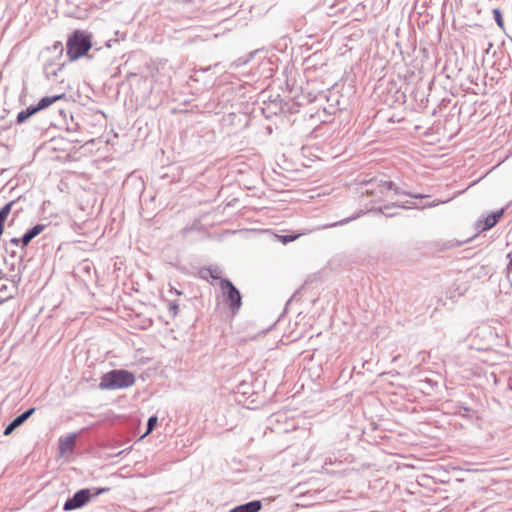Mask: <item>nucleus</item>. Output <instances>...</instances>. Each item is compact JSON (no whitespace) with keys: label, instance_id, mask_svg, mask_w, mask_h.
<instances>
[{"label":"nucleus","instance_id":"obj_1","mask_svg":"<svg viewBox=\"0 0 512 512\" xmlns=\"http://www.w3.org/2000/svg\"><path fill=\"white\" fill-rule=\"evenodd\" d=\"M92 35L85 31L76 29L67 39L66 50L70 62L76 61L84 56L92 58L88 52L93 48Z\"/></svg>","mask_w":512,"mask_h":512},{"label":"nucleus","instance_id":"obj_2","mask_svg":"<svg viewBox=\"0 0 512 512\" xmlns=\"http://www.w3.org/2000/svg\"><path fill=\"white\" fill-rule=\"evenodd\" d=\"M135 374L126 369H112L104 373L99 382L100 390H120L134 385Z\"/></svg>","mask_w":512,"mask_h":512},{"label":"nucleus","instance_id":"obj_3","mask_svg":"<svg viewBox=\"0 0 512 512\" xmlns=\"http://www.w3.org/2000/svg\"><path fill=\"white\" fill-rule=\"evenodd\" d=\"M110 491L109 487H100V488H82L74 493L72 497H69L64 505L63 511H73L76 509H80L88 504L92 499L100 496L101 494L107 493Z\"/></svg>","mask_w":512,"mask_h":512},{"label":"nucleus","instance_id":"obj_4","mask_svg":"<svg viewBox=\"0 0 512 512\" xmlns=\"http://www.w3.org/2000/svg\"><path fill=\"white\" fill-rule=\"evenodd\" d=\"M220 288L224 303L233 315L237 314L242 306L241 292L229 279H221Z\"/></svg>","mask_w":512,"mask_h":512},{"label":"nucleus","instance_id":"obj_5","mask_svg":"<svg viewBox=\"0 0 512 512\" xmlns=\"http://www.w3.org/2000/svg\"><path fill=\"white\" fill-rule=\"evenodd\" d=\"M364 185L363 193L367 195H378L383 194L385 191L393 190L397 195H403L404 192L395 185L393 181L384 180L382 178H371L368 181H363Z\"/></svg>","mask_w":512,"mask_h":512},{"label":"nucleus","instance_id":"obj_6","mask_svg":"<svg viewBox=\"0 0 512 512\" xmlns=\"http://www.w3.org/2000/svg\"><path fill=\"white\" fill-rule=\"evenodd\" d=\"M505 208L491 212L484 219H478L475 223V229L479 232L487 231L493 228L504 215Z\"/></svg>","mask_w":512,"mask_h":512},{"label":"nucleus","instance_id":"obj_7","mask_svg":"<svg viewBox=\"0 0 512 512\" xmlns=\"http://www.w3.org/2000/svg\"><path fill=\"white\" fill-rule=\"evenodd\" d=\"M36 408L35 407H31L29 409H27L26 411H24L23 413L19 414L18 416H16L5 428L4 430V435L5 436H8L10 435L16 428L20 427L26 420L29 419V417H31L34 412H35Z\"/></svg>","mask_w":512,"mask_h":512},{"label":"nucleus","instance_id":"obj_8","mask_svg":"<svg viewBox=\"0 0 512 512\" xmlns=\"http://www.w3.org/2000/svg\"><path fill=\"white\" fill-rule=\"evenodd\" d=\"M221 274L222 270L218 266L213 265L202 267L198 272V275L201 279L209 281L211 278L213 280H219V283L221 282V279H224L221 277Z\"/></svg>","mask_w":512,"mask_h":512},{"label":"nucleus","instance_id":"obj_9","mask_svg":"<svg viewBox=\"0 0 512 512\" xmlns=\"http://www.w3.org/2000/svg\"><path fill=\"white\" fill-rule=\"evenodd\" d=\"M64 66L65 63H56L55 59L46 61L43 66L46 78L49 80L55 78Z\"/></svg>","mask_w":512,"mask_h":512},{"label":"nucleus","instance_id":"obj_10","mask_svg":"<svg viewBox=\"0 0 512 512\" xmlns=\"http://www.w3.org/2000/svg\"><path fill=\"white\" fill-rule=\"evenodd\" d=\"M47 225L46 224H41V223H38L36 225H34L33 227L29 228L23 235H22V240H23V247H27L29 245V243L35 238L37 237L39 234H41L45 229H46Z\"/></svg>","mask_w":512,"mask_h":512},{"label":"nucleus","instance_id":"obj_11","mask_svg":"<svg viewBox=\"0 0 512 512\" xmlns=\"http://www.w3.org/2000/svg\"><path fill=\"white\" fill-rule=\"evenodd\" d=\"M77 436V433H71L67 437L59 439V450L62 454L73 452Z\"/></svg>","mask_w":512,"mask_h":512},{"label":"nucleus","instance_id":"obj_12","mask_svg":"<svg viewBox=\"0 0 512 512\" xmlns=\"http://www.w3.org/2000/svg\"><path fill=\"white\" fill-rule=\"evenodd\" d=\"M261 508L262 502L260 500H252L232 508L230 512H259Z\"/></svg>","mask_w":512,"mask_h":512},{"label":"nucleus","instance_id":"obj_13","mask_svg":"<svg viewBox=\"0 0 512 512\" xmlns=\"http://www.w3.org/2000/svg\"><path fill=\"white\" fill-rule=\"evenodd\" d=\"M17 291V286L15 283L8 285L4 283H0V303H3L9 299H11Z\"/></svg>","mask_w":512,"mask_h":512},{"label":"nucleus","instance_id":"obj_14","mask_svg":"<svg viewBox=\"0 0 512 512\" xmlns=\"http://www.w3.org/2000/svg\"><path fill=\"white\" fill-rule=\"evenodd\" d=\"M65 98H66L65 93L57 94V95H53V96H45V97H42L36 105H37L38 109L40 111H42V110L50 107L52 104H54L58 100L65 99Z\"/></svg>","mask_w":512,"mask_h":512},{"label":"nucleus","instance_id":"obj_15","mask_svg":"<svg viewBox=\"0 0 512 512\" xmlns=\"http://www.w3.org/2000/svg\"><path fill=\"white\" fill-rule=\"evenodd\" d=\"M350 14L354 20L361 21L366 18V6L363 3H359L355 6Z\"/></svg>","mask_w":512,"mask_h":512},{"label":"nucleus","instance_id":"obj_16","mask_svg":"<svg viewBox=\"0 0 512 512\" xmlns=\"http://www.w3.org/2000/svg\"><path fill=\"white\" fill-rule=\"evenodd\" d=\"M456 408L457 413L462 417L473 418L475 416V411L472 408L465 406L463 403H459Z\"/></svg>","mask_w":512,"mask_h":512},{"label":"nucleus","instance_id":"obj_17","mask_svg":"<svg viewBox=\"0 0 512 512\" xmlns=\"http://www.w3.org/2000/svg\"><path fill=\"white\" fill-rule=\"evenodd\" d=\"M361 215V212L355 214V215H352L348 218H345V219H342L340 221H337V222H334V223H330V224H325L323 226V228H332V227H337V226H341V225H344V224H347L349 223L350 221H353L355 219H357L359 216Z\"/></svg>","mask_w":512,"mask_h":512},{"label":"nucleus","instance_id":"obj_18","mask_svg":"<svg viewBox=\"0 0 512 512\" xmlns=\"http://www.w3.org/2000/svg\"><path fill=\"white\" fill-rule=\"evenodd\" d=\"M301 235V233H290L285 235H278L277 237L281 243L288 244L298 239Z\"/></svg>","mask_w":512,"mask_h":512},{"label":"nucleus","instance_id":"obj_19","mask_svg":"<svg viewBox=\"0 0 512 512\" xmlns=\"http://www.w3.org/2000/svg\"><path fill=\"white\" fill-rule=\"evenodd\" d=\"M158 424V417L156 415H152L148 418L147 425H146V432L144 433L143 437L150 434L155 427Z\"/></svg>","mask_w":512,"mask_h":512},{"label":"nucleus","instance_id":"obj_20","mask_svg":"<svg viewBox=\"0 0 512 512\" xmlns=\"http://www.w3.org/2000/svg\"><path fill=\"white\" fill-rule=\"evenodd\" d=\"M492 13H493L494 20H495L496 24L498 25V27L503 29L504 28V20H503V16H502L500 9L494 8L492 10Z\"/></svg>","mask_w":512,"mask_h":512},{"label":"nucleus","instance_id":"obj_21","mask_svg":"<svg viewBox=\"0 0 512 512\" xmlns=\"http://www.w3.org/2000/svg\"><path fill=\"white\" fill-rule=\"evenodd\" d=\"M391 207L406 208V206H404L403 204L393 203L391 205H385L383 207H380V208L377 209V211L380 212V213L385 214L388 217H392V216L396 215V213H386L385 212L386 210H389Z\"/></svg>","mask_w":512,"mask_h":512},{"label":"nucleus","instance_id":"obj_22","mask_svg":"<svg viewBox=\"0 0 512 512\" xmlns=\"http://www.w3.org/2000/svg\"><path fill=\"white\" fill-rule=\"evenodd\" d=\"M11 245V246H21V249L22 250H25L26 247H23V240H22V237L18 238V237H13L9 240V242H6L5 243V249L6 251H8V246Z\"/></svg>","mask_w":512,"mask_h":512},{"label":"nucleus","instance_id":"obj_23","mask_svg":"<svg viewBox=\"0 0 512 512\" xmlns=\"http://www.w3.org/2000/svg\"><path fill=\"white\" fill-rule=\"evenodd\" d=\"M55 54L57 58H61L64 52V47L62 42L56 41L53 46L50 48Z\"/></svg>","mask_w":512,"mask_h":512},{"label":"nucleus","instance_id":"obj_24","mask_svg":"<svg viewBox=\"0 0 512 512\" xmlns=\"http://www.w3.org/2000/svg\"><path fill=\"white\" fill-rule=\"evenodd\" d=\"M179 311V305L176 301H169L168 302V312L171 317L175 318Z\"/></svg>","mask_w":512,"mask_h":512},{"label":"nucleus","instance_id":"obj_25","mask_svg":"<svg viewBox=\"0 0 512 512\" xmlns=\"http://www.w3.org/2000/svg\"><path fill=\"white\" fill-rule=\"evenodd\" d=\"M29 119L25 110H21L16 116V124L21 125Z\"/></svg>","mask_w":512,"mask_h":512},{"label":"nucleus","instance_id":"obj_26","mask_svg":"<svg viewBox=\"0 0 512 512\" xmlns=\"http://www.w3.org/2000/svg\"><path fill=\"white\" fill-rule=\"evenodd\" d=\"M420 383L427 385L431 390H434L435 388L438 387V382L434 381L433 379H430V378H425L423 380H420Z\"/></svg>","mask_w":512,"mask_h":512},{"label":"nucleus","instance_id":"obj_27","mask_svg":"<svg viewBox=\"0 0 512 512\" xmlns=\"http://www.w3.org/2000/svg\"><path fill=\"white\" fill-rule=\"evenodd\" d=\"M26 111V113L28 114V117H32L33 115H35L36 113L40 112V110L38 109L37 105H30L28 106L26 109H24Z\"/></svg>","mask_w":512,"mask_h":512},{"label":"nucleus","instance_id":"obj_28","mask_svg":"<svg viewBox=\"0 0 512 512\" xmlns=\"http://www.w3.org/2000/svg\"><path fill=\"white\" fill-rule=\"evenodd\" d=\"M169 293L175 294V295H177V296H180V295H182V294H183V292H182V291H180V290L176 289L175 287H173V286H171V285H170Z\"/></svg>","mask_w":512,"mask_h":512},{"label":"nucleus","instance_id":"obj_29","mask_svg":"<svg viewBox=\"0 0 512 512\" xmlns=\"http://www.w3.org/2000/svg\"><path fill=\"white\" fill-rule=\"evenodd\" d=\"M507 257L509 259V263L507 265V270L511 271L512 270V250L508 253Z\"/></svg>","mask_w":512,"mask_h":512},{"label":"nucleus","instance_id":"obj_30","mask_svg":"<svg viewBox=\"0 0 512 512\" xmlns=\"http://www.w3.org/2000/svg\"><path fill=\"white\" fill-rule=\"evenodd\" d=\"M58 112H59V114H60L64 119H66V117H67V115H68V112H67L65 109L60 108V109L58 110Z\"/></svg>","mask_w":512,"mask_h":512},{"label":"nucleus","instance_id":"obj_31","mask_svg":"<svg viewBox=\"0 0 512 512\" xmlns=\"http://www.w3.org/2000/svg\"><path fill=\"white\" fill-rule=\"evenodd\" d=\"M297 106H298V105H297L296 103H293V104L291 105V107L289 108V111H290L291 113L298 112V108H297Z\"/></svg>","mask_w":512,"mask_h":512},{"label":"nucleus","instance_id":"obj_32","mask_svg":"<svg viewBox=\"0 0 512 512\" xmlns=\"http://www.w3.org/2000/svg\"><path fill=\"white\" fill-rule=\"evenodd\" d=\"M408 195H410L413 198H424V197H426L425 195H422V194H410V193H408Z\"/></svg>","mask_w":512,"mask_h":512},{"label":"nucleus","instance_id":"obj_33","mask_svg":"<svg viewBox=\"0 0 512 512\" xmlns=\"http://www.w3.org/2000/svg\"><path fill=\"white\" fill-rule=\"evenodd\" d=\"M495 336L501 341V342H505L506 345H508V341L506 339H504L503 337H500L499 334L496 332L495 333Z\"/></svg>","mask_w":512,"mask_h":512},{"label":"nucleus","instance_id":"obj_34","mask_svg":"<svg viewBox=\"0 0 512 512\" xmlns=\"http://www.w3.org/2000/svg\"><path fill=\"white\" fill-rule=\"evenodd\" d=\"M113 42H117V40H116V39H114V40H113ZM111 43H112V40H108V41H106L105 46H106L107 48H110V47L112 46V44H111Z\"/></svg>","mask_w":512,"mask_h":512},{"label":"nucleus","instance_id":"obj_35","mask_svg":"<svg viewBox=\"0 0 512 512\" xmlns=\"http://www.w3.org/2000/svg\"><path fill=\"white\" fill-rule=\"evenodd\" d=\"M22 211L21 208L14 210V216H18V214Z\"/></svg>","mask_w":512,"mask_h":512},{"label":"nucleus","instance_id":"obj_36","mask_svg":"<svg viewBox=\"0 0 512 512\" xmlns=\"http://www.w3.org/2000/svg\"><path fill=\"white\" fill-rule=\"evenodd\" d=\"M488 331L490 334H492V329L490 327L485 328V331Z\"/></svg>","mask_w":512,"mask_h":512},{"label":"nucleus","instance_id":"obj_37","mask_svg":"<svg viewBox=\"0 0 512 512\" xmlns=\"http://www.w3.org/2000/svg\"><path fill=\"white\" fill-rule=\"evenodd\" d=\"M324 111H325V112H327V109H326V108H324ZM328 113L331 115V114H333V113H334V110H333V111L329 110V111H328Z\"/></svg>","mask_w":512,"mask_h":512},{"label":"nucleus","instance_id":"obj_38","mask_svg":"<svg viewBox=\"0 0 512 512\" xmlns=\"http://www.w3.org/2000/svg\"><path fill=\"white\" fill-rule=\"evenodd\" d=\"M4 274L2 272V270L0 269V280L3 278Z\"/></svg>","mask_w":512,"mask_h":512}]
</instances>
